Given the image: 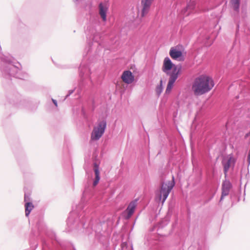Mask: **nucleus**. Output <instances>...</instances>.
I'll use <instances>...</instances> for the list:
<instances>
[{
  "label": "nucleus",
  "instance_id": "f257e3e1",
  "mask_svg": "<svg viewBox=\"0 0 250 250\" xmlns=\"http://www.w3.org/2000/svg\"><path fill=\"white\" fill-rule=\"evenodd\" d=\"M162 69L165 73L169 76L165 91L166 94H169L171 92L174 83L180 73L181 66L174 64L170 59L167 57H166L164 60Z\"/></svg>",
  "mask_w": 250,
  "mask_h": 250
},
{
  "label": "nucleus",
  "instance_id": "f03ea898",
  "mask_svg": "<svg viewBox=\"0 0 250 250\" xmlns=\"http://www.w3.org/2000/svg\"><path fill=\"white\" fill-rule=\"evenodd\" d=\"M214 85V83L211 78L201 75L195 80L192 89L194 94L199 96L209 91Z\"/></svg>",
  "mask_w": 250,
  "mask_h": 250
},
{
  "label": "nucleus",
  "instance_id": "7ed1b4c3",
  "mask_svg": "<svg viewBox=\"0 0 250 250\" xmlns=\"http://www.w3.org/2000/svg\"><path fill=\"white\" fill-rule=\"evenodd\" d=\"M174 185L175 183L173 176L172 177V180L171 181L162 183L160 190L156 193V201L158 202L162 201V203L163 204L174 186Z\"/></svg>",
  "mask_w": 250,
  "mask_h": 250
},
{
  "label": "nucleus",
  "instance_id": "20e7f679",
  "mask_svg": "<svg viewBox=\"0 0 250 250\" xmlns=\"http://www.w3.org/2000/svg\"><path fill=\"white\" fill-rule=\"evenodd\" d=\"M81 208V205H79L78 207L77 208V210L76 211L73 210V211L70 213V215L68 218L67 224L68 226L71 227V229H78L80 227H83L84 225L83 218L84 215L83 214V212L81 214L80 212L79 213V214L77 215L78 217L76 219L75 218L79 208Z\"/></svg>",
  "mask_w": 250,
  "mask_h": 250
},
{
  "label": "nucleus",
  "instance_id": "39448f33",
  "mask_svg": "<svg viewBox=\"0 0 250 250\" xmlns=\"http://www.w3.org/2000/svg\"><path fill=\"white\" fill-rule=\"evenodd\" d=\"M106 127V122L102 120L98 122L93 129L91 134V141H95L99 140L104 134Z\"/></svg>",
  "mask_w": 250,
  "mask_h": 250
},
{
  "label": "nucleus",
  "instance_id": "423d86ee",
  "mask_svg": "<svg viewBox=\"0 0 250 250\" xmlns=\"http://www.w3.org/2000/svg\"><path fill=\"white\" fill-rule=\"evenodd\" d=\"M236 162L235 159L233 157L232 154L228 155L223 158L222 160V165L224 167V172L225 176L231 167H234Z\"/></svg>",
  "mask_w": 250,
  "mask_h": 250
},
{
  "label": "nucleus",
  "instance_id": "0eeeda50",
  "mask_svg": "<svg viewBox=\"0 0 250 250\" xmlns=\"http://www.w3.org/2000/svg\"><path fill=\"white\" fill-rule=\"evenodd\" d=\"M138 200L131 201L128 205L126 209L124 211L123 215L125 219H129L137 207Z\"/></svg>",
  "mask_w": 250,
  "mask_h": 250
},
{
  "label": "nucleus",
  "instance_id": "6e6552de",
  "mask_svg": "<svg viewBox=\"0 0 250 250\" xmlns=\"http://www.w3.org/2000/svg\"><path fill=\"white\" fill-rule=\"evenodd\" d=\"M87 38L88 40L89 43L91 41H93L97 43L98 45H100V40L101 38L100 35L94 29H92L87 33Z\"/></svg>",
  "mask_w": 250,
  "mask_h": 250
},
{
  "label": "nucleus",
  "instance_id": "1a4fd4ad",
  "mask_svg": "<svg viewBox=\"0 0 250 250\" xmlns=\"http://www.w3.org/2000/svg\"><path fill=\"white\" fill-rule=\"evenodd\" d=\"M232 185L229 180L224 181L222 185V195L220 198V202L222 201L224 197L229 195Z\"/></svg>",
  "mask_w": 250,
  "mask_h": 250
},
{
  "label": "nucleus",
  "instance_id": "9d476101",
  "mask_svg": "<svg viewBox=\"0 0 250 250\" xmlns=\"http://www.w3.org/2000/svg\"><path fill=\"white\" fill-rule=\"evenodd\" d=\"M79 70L80 76L83 80L86 79H90V69L87 65H84L83 63H81L79 68Z\"/></svg>",
  "mask_w": 250,
  "mask_h": 250
},
{
  "label": "nucleus",
  "instance_id": "9b49d317",
  "mask_svg": "<svg viewBox=\"0 0 250 250\" xmlns=\"http://www.w3.org/2000/svg\"><path fill=\"white\" fill-rule=\"evenodd\" d=\"M108 9V5L106 3L101 2L99 5V13L104 21H106V13Z\"/></svg>",
  "mask_w": 250,
  "mask_h": 250
},
{
  "label": "nucleus",
  "instance_id": "f8f14e48",
  "mask_svg": "<svg viewBox=\"0 0 250 250\" xmlns=\"http://www.w3.org/2000/svg\"><path fill=\"white\" fill-rule=\"evenodd\" d=\"M153 0H142L141 5L142 9L141 12V16L144 17L149 12L150 6Z\"/></svg>",
  "mask_w": 250,
  "mask_h": 250
},
{
  "label": "nucleus",
  "instance_id": "ddd939ff",
  "mask_svg": "<svg viewBox=\"0 0 250 250\" xmlns=\"http://www.w3.org/2000/svg\"><path fill=\"white\" fill-rule=\"evenodd\" d=\"M121 78L123 81L127 84L131 83L134 80V76L129 70L124 71Z\"/></svg>",
  "mask_w": 250,
  "mask_h": 250
},
{
  "label": "nucleus",
  "instance_id": "4468645a",
  "mask_svg": "<svg viewBox=\"0 0 250 250\" xmlns=\"http://www.w3.org/2000/svg\"><path fill=\"white\" fill-rule=\"evenodd\" d=\"M195 2L194 1L190 2L187 6L182 11V13L184 15L187 16L195 8Z\"/></svg>",
  "mask_w": 250,
  "mask_h": 250
},
{
  "label": "nucleus",
  "instance_id": "2eb2a0df",
  "mask_svg": "<svg viewBox=\"0 0 250 250\" xmlns=\"http://www.w3.org/2000/svg\"><path fill=\"white\" fill-rule=\"evenodd\" d=\"M169 55L173 59L177 60L182 57V53L181 51L172 47L170 50Z\"/></svg>",
  "mask_w": 250,
  "mask_h": 250
},
{
  "label": "nucleus",
  "instance_id": "dca6fc26",
  "mask_svg": "<svg viewBox=\"0 0 250 250\" xmlns=\"http://www.w3.org/2000/svg\"><path fill=\"white\" fill-rule=\"evenodd\" d=\"M94 170L95 174V178L93 182V186L95 187L97 185V184L98 183V182L100 180V172L99 170L98 166L96 164H95V165H94Z\"/></svg>",
  "mask_w": 250,
  "mask_h": 250
},
{
  "label": "nucleus",
  "instance_id": "f3484780",
  "mask_svg": "<svg viewBox=\"0 0 250 250\" xmlns=\"http://www.w3.org/2000/svg\"><path fill=\"white\" fill-rule=\"evenodd\" d=\"M34 208V205L31 202H26L25 203V216L28 217Z\"/></svg>",
  "mask_w": 250,
  "mask_h": 250
},
{
  "label": "nucleus",
  "instance_id": "a211bd4d",
  "mask_svg": "<svg viewBox=\"0 0 250 250\" xmlns=\"http://www.w3.org/2000/svg\"><path fill=\"white\" fill-rule=\"evenodd\" d=\"M230 3L234 10L238 12L239 10L240 0H231Z\"/></svg>",
  "mask_w": 250,
  "mask_h": 250
},
{
  "label": "nucleus",
  "instance_id": "6ab92c4d",
  "mask_svg": "<svg viewBox=\"0 0 250 250\" xmlns=\"http://www.w3.org/2000/svg\"><path fill=\"white\" fill-rule=\"evenodd\" d=\"M163 90V81L161 80L160 81V84L159 85H158L156 88V92L158 95H160L161 94V93L162 92Z\"/></svg>",
  "mask_w": 250,
  "mask_h": 250
},
{
  "label": "nucleus",
  "instance_id": "aec40b11",
  "mask_svg": "<svg viewBox=\"0 0 250 250\" xmlns=\"http://www.w3.org/2000/svg\"><path fill=\"white\" fill-rule=\"evenodd\" d=\"M24 202L25 203H26V202H31L29 194L25 193V194H24Z\"/></svg>",
  "mask_w": 250,
  "mask_h": 250
},
{
  "label": "nucleus",
  "instance_id": "412c9836",
  "mask_svg": "<svg viewBox=\"0 0 250 250\" xmlns=\"http://www.w3.org/2000/svg\"><path fill=\"white\" fill-rule=\"evenodd\" d=\"M74 92V90H70L68 92V94L66 96L65 98L68 97L70 95H71L72 93H73Z\"/></svg>",
  "mask_w": 250,
  "mask_h": 250
},
{
  "label": "nucleus",
  "instance_id": "4be33fe9",
  "mask_svg": "<svg viewBox=\"0 0 250 250\" xmlns=\"http://www.w3.org/2000/svg\"><path fill=\"white\" fill-rule=\"evenodd\" d=\"M126 245H127V244H126V243H123L122 244L121 246H122V250H124V248L126 247Z\"/></svg>",
  "mask_w": 250,
  "mask_h": 250
},
{
  "label": "nucleus",
  "instance_id": "5701e85b",
  "mask_svg": "<svg viewBox=\"0 0 250 250\" xmlns=\"http://www.w3.org/2000/svg\"><path fill=\"white\" fill-rule=\"evenodd\" d=\"M52 101L53 102V103L54 104L57 106V101L55 100H52Z\"/></svg>",
  "mask_w": 250,
  "mask_h": 250
},
{
  "label": "nucleus",
  "instance_id": "b1692460",
  "mask_svg": "<svg viewBox=\"0 0 250 250\" xmlns=\"http://www.w3.org/2000/svg\"><path fill=\"white\" fill-rule=\"evenodd\" d=\"M250 135V132H249L248 133H247L246 135H245V138H247L248 137V136Z\"/></svg>",
  "mask_w": 250,
  "mask_h": 250
},
{
  "label": "nucleus",
  "instance_id": "393cba45",
  "mask_svg": "<svg viewBox=\"0 0 250 250\" xmlns=\"http://www.w3.org/2000/svg\"><path fill=\"white\" fill-rule=\"evenodd\" d=\"M87 193V189H85V190L83 191V194H86Z\"/></svg>",
  "mask_w": 250,
  "mask_h": 250
},
{
  "label": "nucleus",
  "instance_id": "a878e982",
  "mask_svg": "<svg viewBox=\"0 0 250 250\" xmlns=\"http://www.w3.org/2000/svg\"><path fill=\"white\" fill-rule=\"evenodd\" d=\"M246 29L245 28V29H244V32H246L247 34H248V33L247 32V31H246Z\"/></svg>",
  "mask_w": 250,
  "mask_h": 250
},
{
  "label": "nucleus",
  "instance_id": "bb28decb",
  "mask_svg": "<svg viewBox=\"0 0 250 250\" xmlns=\"http://www.w3.org/2000/svg\"><path fill=\"white\" fill-rule=\"evenodd\" d=\"M237 28H238V29H239V24H237Z\"/></svg>",
  "mask_w": 250,
  "mask_h": 250
}]
</instances>
